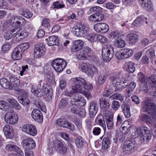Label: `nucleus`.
<instances>
[{
    "label": "nucleus",
    "mask_w": 156,
    "mask_h": 156,
    "mask_svg": "<svg viewBox=\"0 0 156 156\" xmlns=\"http://www.w3.org/2000/svg\"><path fill=\"white\" fill-rule=\"evenodd\" d=\"M18 32H16V34L13 37V40H15L16 41H19V39L18 38V37H20V39L26 37L28 34V33L26 30H24L22 31L20 33H17Z\"/></svg>",
    "instance_id": "35"
},
{
    "label": "nucleus",
    "mask_w": 156,
    "mask_h": 156,
    "mask_svg": "<svg viewBox=\"0 0 156 156\" xmlns=\"http://www.w3.org/2000/svg\"><path fill=\"white\" fill-rule=\"evenodd\" d=\"M45 94L47 100L49 101L51 100L52 96V90L51 86H48L45 89Z\"/></svg>",
    "instance_id": "36"
},
{
    "label": "nucleus",
    "mask_w": 156,
    "mask_h": 156,
    "mask_svg": "<svg viewBox=\"0 0 156 156\" xmlns=\"http://www.w3.org/2000/svg\"><path fill=\"white\" fill-rule=\"evenodd\" d=\"M14 21L18 20L19 21L20 23H22L23 25H24L26 23V21L24 19L23 17L20 16H15L13 17Z\"/></svg>",
    "instance_id": "61"
},
{
    "label": "nucleus",
    "mask_w": 156,
    "mask_h": 156,
    "mask_svg": "<svg viewBox=\"0 0 156 156\" xmlns=\"http://www.w3.org/2000/svg\"><path fill=\"white\" fill-rule=\"evenodd\" d=\"M136 143L134 139L128 140L125 141V146L123 148V152L125 154H129L133 152L134 150V145Z\"/></svg>",
    "instance_id": "7"
},
{
    "label": "nucleus",
    "mask_w": 156,
    "mask_h": 156,
    "mask_svg": "<svg viewBox=\"0 0 156 156\" xmlns=\"http://www.w3.org/2000/svg\"><path fill=\"white\" fill-rule=\"evenodd\" d=\"M140 3L142 8L147 11H150L153 10V5L150 0H144Z\"/></svg>",
    "instance_id": "26"
},
{
    "label": "nucleus",
    "mask_w": 156,
    "mask_h": 156,
    "mask_svg": "<svg viewBox=\"0 0 156 156\" xmlns=\"http://www.w3.org/2000/svg\"><path fill=\"white\" fill-rule=\"evenodd\" d=\"M6 149L10 151H15L19 154L20 155H23V153L21 150L18 147L12 144H7L5 147Z\"/></svg>",
    "instance_id": "23"
},
{
    "label": "nucleus",
    "mask_w": 156,
    "mask_h": 156,
    "mask_svg": "<svg viewBox=\"0 0 156 156\" xmlns=\"http://www.w3.org/2000/svg\"><path fill=\"white\" fill-rule=\"evenodd\" d=\"M120 106L119 102L118 101L113 100L111 105V108L114 110L116 111Z\"/></svg>",
    "instance_id": "59"
},
{
    "label": "nucleus",
    "mask_w": 156,
    "mask_h": 156,
    "mask_svg": "<svg viewBox=\"0 0 156 156\" xmlns=\"http://www.w3.org/2000/svg\"><path fill=\"white\" fill-rule=\"evenodd\" d=\"M102 118L105 121L108 129H112L114 125L113 114L112 112L108 111H106L105 113H104V116Z\"/></svg>",
    "instance_id": "6"
},
{
    "label": "nucleus",
    "mask_w": 156,
    "mask_h": 156,
    "mask_svg": "<svg viewBox=\"0 0 156 156\" xmlns=\"http://www.w3.org/2000/svg\"><path fill=\"white\" fill-rule=\"evenodd\" d=\"M29 47V43H28L25 42L20 44L17 47L18 48H20V50H21V51L22 52H23L27 48H28Z\"/></svg>",
    "instance_id": "58"
},
{
    "label": "nucleus",
    "mask_w": 156,
    "mask_h": 156,
    "mask_svg": "<svg viewBox=\"0 0 156 156\" xmlns=\"http://www.w3.org/2000/svg\"><path fill=\"white\" fill-rule=\"evenodd\" d=\"M109 98L112 99H115L120 101H122L124 100V97L121 94L116 93L112 95Z\"/></svg>",
    "instance_id": "50"
},
{
    "label": "nucleus",
    "mask_w": 156,
    "mask_h": 156,
    "mask_svg": "<svg viewBox=\"0 0 156 156\" xmlns=\"http://www.w3.org/2000/svg\"><path fill=\"white\" fill-rule=\"evenodd\" d=\"M107 41V38L105 37L98 34L97 41L99 42L101 44H104L106 43Z\"/></svg>",
    "instance_id": "60"
},
{
    "label": "nucleus",
    "mask_w": 156,
    "mask_h": 156,
    "mask_svg": "<svg viewBox=\"0 0 156 156\" xmlns=\"http://www.w3.org/2000/svg\"><path fill=\"white\" fill-rule=\"evenodd\" d=\"M127 37L129 39V43L131 44H135L138 40V36L135 34H129Z\"/></svg>",
    "instance_id": "31"
},
{
    "label": "nucleus",
    "mask_w": 156,
    "mask_h": 156,
    "mask_svg": "<svg viewBox=\"0 0 156 156\" xmlns=\"http://www.w3.org/2000/svg\"><path fill=\"white\" fill-rule=\"evenodd\" d=\"M111 133H108L103 138L102 144V149L106 150L108 148L111 144Z\"/></svg>",
    "instance_id": "18"
},
{
    "label": "nucleus",
    "mask_w": 156,
    "mask_h": 156,
    "mask_svg": "<svg viewBox=\"0 0 156 156\" xmlns=\"http://www.w3.org/2000/svg\"><path fill=\"white\" fill-rule=\"evenodd\" d=\"M90 11L93 14H97L102 12V9L99 6L94 7L90 9Z\"/></svg>",
    "instance_id": "51"
},
{
    "label": "nucleus",
    "mask_w": 156,
    "mask_h": 156,
    "mask_svg": "<svg viewBox=\"0 0 156 156\" xmlns=\"http://www.w3.org/2000/svg\"><path fill=\"white\" fill-rule=\"evenodd\" d=\"M140 90L147 91L151 89V85L149 84L148 82L140 83Z\"/></svg>",
    "instance_id": "44"
},
{
    "label": "nucleus",
    "mask_w": 156,
    "mask_h": 156,
    "mask_svg": "<svg viewBox=\"0 0 156 156\" xmlns=\"http://www.w3.org/2000/svg\"><path fill=\"white\" fill-rule=\"evenodd\" d=\"M10 48L9 43L6 42L2 45V49L3 52L6 53L9 50Z\"/></svg>",
    "instance_id": "62"
},
{
    "label": "nucleus",
    "mask_w": 156,
    "mask_h": 156,
    "mask_svg": "<svg viewBox=\"0 0 156 156\" xmlns=\"http://www.w3.org/2000/svg\"><path fill=\"white\" fill-rule=\"evenodd\" d=\"M137 133L139 136L136 137L134 139L136 141V143L139 145H141L145 140H149L151 137V134L150 131L147 130L143 127L137 128L136 130Z\"/></svg>",
    "instance_id": "2"
},
{
    "label": "nucleus",
    "mask_w": 156,
    "mask_h": 156,
    "mask_svg": "<svg viewBox=\"0 0 156 156\" xmlns=\"http://www.w3.org/2000/svg\"><path fill=\"white\" fill-rule=\"evenodd\" d=\"M109 69H106L105 74L104 75H100L98 78V83L99 85L103 84L107 78L108 76L110 74H109Z\"/></svg>",
    "instance_id": "27"
},
{
    "label": "nucleus",
    "mask_w": 156,
    "mask_h": 156,
    "mask_svg": "<svg viewBox=\"0 0 156 156\" xmlns=\"http://www.w3.org/2000/svg\"><path fill=\"white\" fill-rule=\"evenodd\" d=\"M68 101L66 99H62L60 101L58 105V107L60 109H63L68 105Z\"/></svg>",
    "instance_id": "54"
},
{
    "label": "nucleus",
    "mask_w": 156,
    "mask_h": 156,
    "mask_svg": "<svg viewBox=\"0 0 156 156\" xmlns=\"http://www.w3.org/2000/svg\"><path fill=\"white\" fill-rule=\"evenodd\" d=\"M18 99L20 102L24 106H26L30 103V101L27 97L19 96Z\"/></svg>",
    "instance_id": "42"
},
{
    "label": "nucleus",
    "mask_w": 156,
    "mask_h": 156,
    "mask_svg": "<svg viewBox=\"0 0 156 156\" xmlns=\"http://www.w3.org/2000/svg\"><path fill=\"white\" fill-rule=\"evenodd\" d=\"M20 48L17 47L15 48L13 51L11 57L14 60H18L22 58V53Z\"/></svg>",
    "instance_id": "25"
},
{
    "label": "nucleus",
    "mask_w": 156,
    "mask_h": 156,
    "mask_svg": "<svg viewBox=\"0 0 156 156\" xmlns=\"http://www.w3.org/2000/svg\"><path fill=\"white\" fill-rule=\"evenodd\" d=\"M123 54L124 59L128 58L131 57L133 53V51L129 48H124L123 50Z\"/></svg>",
    "instance_id": "41"
},
{
    "label": "nucleus",
    "mask_w": 156,
    "mask_h": 156,
    "mask_svg": "<svg viewBox=\"0 0 156 156\" xmlns=\"http://www.w3.org/2000/svg\"><path fill=\"white\" fill-rule=\"evenodd\" d=\"M21 15L26 18H30L32 16L33 13L29 10L24 9L23 10Z\"/></svg>",
    "instance_id": "56"
},
{
    "label": "nucleus",
    "mask_w": 156,
    "mask_h": 156,
    "mask_svg": "<svg viewBox=\"0 0 156 156\" xmlns=\"http://www.w3.org/2000/svg\"><path fill=\"white\" fill-rule=\"evenodd\" d=\"M53 147L54 149L61 154H65L67 152L66 147L60 140H56L53 142Z\"/></svg>",
    "instance_id": "9"
},
{
    "label": "nucleus",
    "mask_w": 156,
    "mask_h": 156,
    "mask_svg": "<svg viewBox=\"0 0 156 156\" xmlns=\"http://www.w3.org/2000/svg\"><path fill=\"white\" fill-rule=\"evenodd\" d=\"M82 48H80V47H77L75 45L73 44L71 49V51L73 52H77L76 55L78 56V54L80 53L79 51H80Z\"/></svg>",
    "instance_id": "63"
},
{
    "label": "nucleus",
    "mask_w": 156,
    "mask_h": 156,
    "mask_svg": "<svg viewBox=\"0 0 156 156\" xmlns=\"http://www.w3.org/2000/svg\"><path fill=\"white\" fill-rule=\"evenodd\" d=\"M32 118L36 122L42 123L43 121V116L42 112L39 109H35L31 113Z\"/></svg>",
    "instance_id": "17"
},
{
    "label": "nucleus",
    "mask_w": 156,
    "mask_h": 156,
    "mask_svg": "<svg viewBox=\"0 0 156 156\" xmlns=\"http://www.w3.org/2000/svg\"><path fill=\"white\" fill-rule=\"evenodd\" d=\"M46 87H43L42 88H39L33 86L31 89V92L34 95L38 97H41L45 94V89Z\"/></svg>",
    "instance_id": "19"
},
{
    "label": "nucleus",
    "mask_w": 156,
    "mask_h": 156,
    "mask_svg": "<svg viewBox=\"0 0 156 156\" xmlns=\"http://www.w3.org/2000/svg\"><path fill=\"white\" fill-rule=\"evenodd\" d=\"M140 120L147 124H152V121L151 118L147 115L144 114L140 116Z\"/></svg>",
    "instance_id": "37"
},
{
    "label": "nucleus",
    "mask_w": 156,
    "mask_h": 156,
    "mask_svg": "<svg viewBox=\"0 0 156 156\" xmlns=\"http://www.w3.org/2000/svg\"><path fill=\"white\" fill-rule=\"evenodd\" d=\"M22 130L28 134L34 136L37 133V131L35 126L33 125H24L22 127Z\"/></svg>",
    "instance_id": "11"
},
{
    "label": "nucleus",
    "mask_w": 156,
    "mask_h": 156,
    "mask_svg": "<svg viewBox=\"0 0 156 156\" xmlns=\"http://www.w3.org/2000/svg\"><path fill=\"white\" fill-rule=\"evenodd\" d=\"M33 104L41 111L44 112L46 111V109L45 108V107L44 106V104L41 100L39 99H35L34 100Z\"/></svg>",
    "instance_id": "33"
},
{
    "label": "nucleus",
    "mask_w": 156,
    "mask_h": 156,
    "mask_svg": "<svg viewBox=\"0 0 156 156\" xmlns=\"http://www.w3.org/2000/svg\"><path fill=\"white\" fill-rule=\"evenodd\" d=\"M13 130L12 126L9 125H6L3 128L5 136L9 138H11L13 136Z\"/></svg>",
    "instance_id": "22"
},
{
    "label": "nucleus",
    "mask_w": 156,
    "mask_h": 156,
    "mask_svg": "<svg viewBox=\"0 0 156 156\" xmlns=\"http://www.w3.org/2000/svg\"><path fill=\"white\" fill-rule=\"evenodd\" d=\"M46 40L48 42V45L50 46L58 45L59 44V40L57 36H51L48 39H46Z\"/></svg>",
    "instance_id": "24"
},
{
    "label": "nucleus",
    "mask_w": 156,
    "mask_h": 156,
    "mask_svg": "<svg viewBox=\"0 0 156 156\" xmlns=\"http://www.w3.org/2000/svg\"><path fill=\"white\" fill-rule=\"evenodd\" d=\"M68 121L65 119H59L56 122V124L60 127L65 128V126L66 125Z\"/></svg>",
    "instance_id": "47"
},
{
    "label": "nucleus",
    "mask_w": 156,
    "mask_h": 156,
    "mask_svg": "<svg viewBox=\"0 0 156 156\" xmlns=\"http://www.w3.org/2000/svg\"><path fill=\"white\" fill-rule=\"evenodd\" d=\"M141 111L147 112L153 119L156 118V104L151 99H147L142 102Z\"/></svg>",
    "instance_id": "1"
},
{
    "label": "nucleus",
    "mask_w": 156,
    "mask_h": 156,
    "mask_svg": "<svg viewBox=\"0 0 156 156\" xmlns=\"http://www.w3.org/2000/svg\"><path fill=\"white\" fill-rule=\"evenodd\" d=\"M0 84L1 86L3 88L12 90L13 87L9 83V81L5 78H1L0 80Z\"/></svg>",
    "instance_id": "28"
},
{
    "label": "nucleus",
    "mask_w": 156,
    "mask_h": 156,
    "mask_svg": "<svg viewBox=\"0 0 156 156\" xmlns=\"http://www.w3.org/2000/svg\"><path fill=\"white\" fill-rule=\"evenodd\" d=\"M122 112L126 118H129L130 116L129 107V106L125 105L122 107Z\"/></svg>",
    "instance_id": "46"
},
{
    "label": "nucleus",
    "mask_w": 156,
    "mask_h": 156,
    "mask_svg": "<svg viewBox=\"0 0 156 156\" xmlns=\"http://www.w3.org/2000/svg\"><path fill=\"white\" fill-rule=\"evenodd\" d=\"M126 80H125L121 83L117 84V85H114V87L115 89V91H121L123 89L125 88L128 85V83H126Z\"/></svg>",
    "instance_id": "40"
},
{
    "label": "nucleus",
    "mask_w": 156,
    "mask_h": 156,
    "mask_svg": "<svg viewBox=\"0 0 156 156\" xmlns=\"http://www.w3.org/2000/svg\"><path fill=\"white\" fill-rule=\"evenodd\" d=\"M52 6L51 7V8H53L54 9H60L65 7V5L63 2L60 3L58 1H56L53 2Z\"/></svg>",
    "instance_id": "53"
},
{
    "label": "nucleus",
    "mask_w": 156,
    "mask_h": 156,
    "mask_svg": "<svg viewBox=\"0 0 156 156\" xmlns=\"http://www.w3.org/2000/svg\"><path fill=\"white\" fill-rule=\"evenodd\" d=\"M155 80L153 76H150L147 77L142 72H139L137 74V80L140 83L148 82L149 84L151 83L150 80Z\"/></svg>",
    "instance_id": "16"
},
{
    "label": "nucleus",
    "mask_w": 156,
    "mask_h": 156,
    "mask_svg": "<svg viewBox=\"0 0 156 156\" xmlns=\"http://www.w3.org/2000/svg\"><path fill=\"white\" fill-rule=\"evenodd\" d=\"M101 117H102L101 115H98L95 119V121L97 122V123L103 127L105 131L106 130V126L105 121H104V119H101Z\"/></svg>",
    "instance_id": "43"
},
{
    "label": "nucleus",
    "mask_w": 156,
    "mask_h": 156,
    "mask_svg": "<svg viewBox=\"0 0 156 156\" xmlns=\"http://www.w3.org/2000/svg\"><path fill=\"white\" fill-rule=\"evenodd\" d=\"M91 51V48L88 47H84L82 48L79 54H78L77 58L80 60L85 59Z\"/></svg>",
    "instance_id": "15"
},
{
    "label": "nucleus",
    "mask_w": 156,
    "mask_h": 156,
    "mask_svg": "<svg viewBox=\"0 0 156 156\" xmlns=\"http://www.w3.org/2000/svg\"><path fill=\"white\" fill-rule=\"evenodd\" d=\"M22 144L25 151H29L34 149L36 145L34 141L31 138H24L22 142Z\"/></svg>",
    "instance_id": "8"
},
{
    "label": "nucleus",
    "mask_w": 156,
    "mask_h": 156,
    "mask_svg": "<svg viewBox=\"0 0 156 156\" xmlns=\"http://www.w3.org/2000/svg\"><path fill=\"white\" fill-rule=\"evenodd\" d=\"M75 86H74L77 90L78 93H81L82 92V88H84L86 82L85 80L81 78H75L73 79Z\"/></svg>",
    "instance_id": "10"
},
{
    "label": "nucleus",
    "mask_w": 156,
    "mask_h": 156,
    "mask_svg": "<svg viewBox=\"0 0 156 156\" xmlns=\"http://www.w3.org/2000/svg\"><path fill=\"white\" fill-rule=\"evenodd\" d=\"M98 103L94 101L90 103L89 116L90 118H93L98 112L99 108Z\"/></svg>",
    "instance_id": "14"
},
{
    "label": "nucleus",
    "mask_w": 156,
    "mask_h": 156,
    "mask_svg": "<svg viewBox=\"0 0 156 156\" xmlns=\"http://www.w3.org/2000/svg\"><path fill=\"white\" fill-rule=\"evenodd\" d=\"M87 76L90 77L92 78L95 74L98 73V69L95 66L89 65L87 66Z\"/></svg>",
    "instance_id": "20"
},
{
    "label": "nucleus",
    "mask_w": 156,
    "mask_h": 156,
    "mask_svg": "<svg viewBox=\"0 0 156 156\" xmlns=\"http://www.w3.org/2000/svg\"><path fill=\"white\" fill-rule=\"evenodd\" d=\"M109 79L112 82L113 84L114 85H117L123 82L122 80H120L118 77L115 76L110 77H109Z\"/></svg>",
    "instance_id": "57"
},
{
    "label": "nucleus",
    "mask_w": 156,
    "mask_h": 156,
    "mask_svg": "<svg viewBox=\"0 0 156 156\" xmlns=\"http://www.w3.org/2000/svg\"><path fill=\"white\" fill-rule=\"evenodd\" d=\"M72 32L74 35L76 36L79 37H85L88 34V33L84 31V30H81L78 29V27L77 28H73Z\"/></svg>",
    "instance_id": "30"
},
{
    "label": "nucleus",
    "mask_w": 156,
    "mask_h": 156,
    "mask_svg": "<svg viewBox=\"0 0 156 156\" xmlns=\"http://www.w3.org/2000/svg\"><path fill=\"white\" fill-rule=\"evenodd\" d=\"M10 83L12 86H17L20 84V81L17 77L12 74H10L9 76Z\"/></svg>",
    "instance_id": "32"
},
{
    "label": "nucleus",
    "mask_w": 156,
    "mask_h": 156,
    "mask_svg": "<svg viewBox=\"0 0 156 156\" xmlns=\"http://www.w3.org/2000/svg\"><path fill=\"white\" fill-rule=\"evenodd\" d=\"M10 21L11 25L13 27L12 29L11 30L12 33H13L16 31V32H18L20 30L21 27V26L22 25L21 23L19 22V21L16 20L14 21L13 18L12 20H10Z\"/></svg>",
    "instance_id": "21"
},
{
    "label": "nucleus",
    "mask_w": 156,
    "mask_h": 156,
    "mask_svg": "<svg viewBox=\"0 0 156 156\" xmlns=\"http://www.w3.org/2000/svg\"><path fill=\"white\" fill-rule=\"evenodd\" d=\"M134 63L132 62H128L125 63L124 67L125 69L130 73H133L135 70V68L134 66Z\"/></svg>",
    "instance_id": "29"
},
{
    "label": "nucleus",
    "mask_w": 156,
    "mask_h": 156,
    "mask_svg": "<svg viewBox=\"0 0 156 156\" xmlns=\"http://www.w3.org/2000/svg\"><path fill=\"white\" fill-rule=\"evenodd\" d=\"M94 15L95 16L97 22L101 21L105 17L104 15L102 12L97 14H94Z\"/></svg>",
    "instance_id": "64"
},
{
    "label": "nucleus",
    "mask_w": 156,
    "mask_h": 156,
    "mask_svg": "<svg viewBox=\"0 0 156 156\" xmlns=\"http://www.w3.org/2000/svg\"><path fill=\"white\" fill-rule=\"evenodd\" d=\"M94 28L97 32L101 33L107 32L109 29L108 25L104 23H98L94 25Z\"/></svg>",
    "instance_id": "12"
},
{
    "label": "nucleus",
    "mask_w": 156,
    "mask_h": 156,
    "mask_svg": "<svg viewBox=\"0 0 156 156\" xmlns=\"http://www.w3.org/2000/svg\"><path fill=\"white\" fill-rule=\"evenodd\" d=\"M41 26L49 30L51 28L50 21L48 19H44L42 22Z\"/></svg>",
    "instance_id": "55"
},
{
    "label": "nucleus",
    "mask_w": 156,
    "mask_h": 156,
    "mask_svg": "<svg viewBox=\"0 0 156 156\" xmlns=\"http://www.w3.org/2000/svg\"><path fill=\"white\" fill-rule=\"evenodd\" d=\"M150 82L151 83L150 84L151 87V94L154 98H156V80H150Z\"/></svg>",
    "instance_id": "38"
},
{
    "label": "nucleus",
    "mask_w": 156,
    "mask_h": 156,
    "mask_svg": "<svg viewBox=\"0 0 156 156\" xmlns=\"http://www.w3.org/2000/svg\"><path fill=\"white\" fill-rule=\"evenodd\" d=\"M9 106L8 103L3 101H0V109L5 111L8 110Z\"/></svg>",
    "instance_id": "52"
},
{
    "label": "nucleus",
    "mask_w": 156,
    "mask_h": 156,
    "mask_svg": "<svg viewBox=\"0 0 156 156\" xmlns=\"http://www.w3.org/2000/svg\"><path fill=\"white\" fill-rule=\"evenodd\" d=\"M114 51L112 47L110 45L105 44L102 49V55L104 61L109 62L113 56Z\"/></svg>",
    "instance_id": "3"
},
{
    "label": "nucleus",
    "mask_w": 156,
    "mask_h": 156,
    "mask_svg": "<svg viewBox=\"0 0 156 156\" xmlns=\"http://www.w3.org/2000/svg\"><path fill=\"white\" fill-rule=\"evenodd\" d=\"M67 65L66 62L63 59L61 58H57L53 60L51 65L54 69L57 72H60L63 71Z\"/></svg>",
    "instance_id": "4"
},
{
    "label": "nucleus",
    "mask_w": 156,
    "mask_h": 156,
    "mask_svg": "<svg viewBox=\"0 0 156 156\" xmlns=\"http://www.w3.org/2000/svg\"><path fill=\"white\" fill-rule=\"evenodd\" d=\"M115 42V45L116 47L122 48L125 46V43L124 41L121 38L117 39Z\"/></svg>",
    "instance_id": "48"
},
{
    "label": "nucleus",
    "mask_w": 156,
    "mask_h": 156,
    "mask_svg": "<svg viewBox=\"0 0 156 156\" xmlns=\"http://www.w3.org/2000/svg\"><path fill=\"white\" fill-rule=\"evenodd\" d=\"M4 119L7 123L13 125L17 122L18 117L16 113L12 110L8 112L5 113Z\"/></svg>",
    "instance_id": "5"
},
{
    "label": "nucleus",
    "mask_w": 156,
    "mask_h": 156,
    "mask_svg": "<svg viewBox=\"0 0 156 156\" xmlns=\"http://www.w3.org/2000/svg\"><path fill=\"white\" fill-rule=\"evenodd\" d=\"M98 34H87L86 38L88 41L91 42L97 41V39Z\"/></svg>",
    "instance_id": "49"
},
{
    "label": "nucleus",
    "mask_w": 156,
    "mask_h": 156,
    "mask_svg": "<svg viewBox=\"0 0 156 156\" xmlns=\"http://www.w3.org/2000/svg\"><path fill=\"white\" fill-rule=\"evenodd\" d=\"M46 49L45 46L41 44L36 45L34 49V57L36 58L41 57L45 53Z\"/></svg>",
    "instance_id": "13"
},
{
    "label": "nucleus",
    "mask_w": 156,
    "mask_h": 156,
    "mask_svg": "<svg viewBox=\"0 0 156 156\" xmlns=\"http://www.w3.org/2000/svg\"><path fill=\"white\" fill-rule=\"evenodd\" d=\"M76 90L75 87L73 86L69 89H66L64 91V94L65 95L71 97L74 94L78 93Z\"/></svg>",
    "instance_id": "39"
},
{
    "label": "nucleus",
    "mask_w": 156,
    "mask_h": 156,
    "mask_svg": "<svg viewBox=\"0 0 156 156\" xmlns=\"http://www.w3.org/2000/svg\"><path fill=\"white\" fill-rule=\"evenodd\" d=\"M100 106L104 110H106L109 108L110 105L109 102L105 98H102L99 100Z\"/></svg>",
    "instance_id": "34"
},
{
    "label": "nucleus",
    "mask_w": 156,
    "mask_h": 156,
    "mask_svg": "<svg viewBox=\"0 0 156 156\" xmlns=\"http://www.w3.org/2000/svg\"><path fill=\"white\" fill-rule=\"evenodd\" d=\"M75 143L78 148H81L83 147L85 143L83 138L81 137H79L76 139Z\"/></svg>",
    "instance_id": "45"
}]
</instances>
